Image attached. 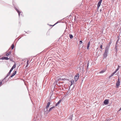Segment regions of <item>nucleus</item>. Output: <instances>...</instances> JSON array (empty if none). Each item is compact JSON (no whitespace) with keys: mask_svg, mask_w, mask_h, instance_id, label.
<instances>
[{"mask_svg":"<svg viewBox=\"0 0 121 121\" xmlns=\"http://www.w3.org/2000/svg\"><path fill=\"white\" fill-rule=\"evenodd\" d=\"M29 61L28 60H27V64L26 65V68L27 67L28 65H29V62H28Z\"/></svg>","mask_w":121,"mask_h":121,"instance_id":"nucleus-23","label":"nucleus"},{"mask_svg":"<svg viewBox=\"0 0 121 121\" xmlns=\"http://www.w3.org/2000/svg\"><path fill=\"white\" fill-rule=\"evenodd\" d=\"M13 70L11 69L10 70L9 72L8 73V74H7L6 77L4 78V79H5L8 76H9L10 74V73L11 71H12Z\"/></svg>","mask_w":121,"mask_h":121,"instance_id":"nucleus-6","label":"nucleus"},{"mask_svg":"<svg viewBox=\"0 0 121 121\" xmlns=\"http://www.w3.org/2000/svg\"><path fill=\"white\" fill-rule=\"evenodd\" d=\"M11 47L12 49H13L14 48V45L13 44H12Z\"/></svg>","mask_w":121,"mask_h":121,"instance_id":"nucleus-24","label":"nucleus"},{"mask_svg":"<svg viewBox=\"0 0 121 121\" xmlns=\"http://www.w3.org/2000/svg\"><path fill=\"white\" fill-rule=\"evenodd\" d=\"M61 101V100H60L56 104L55 106H56L58 105L60 103Z\"/></svg>","mask_w":121,"mask_h":121,"instance_id":"nucleus-15","label":"nucleus"},{"mask_svg":"<svg viewBox=\"0 0 121 121\" xmlns=\"http://www.w3.org/2000/svg\"><path fill=\"white\" fill-rule=\"evenodd\" d=\"M117 44H116L115 48V51L116 52V53H117Z\"/></svg>","mask_w":121,"mask_h":121,"instance_id":"nucleus-14","label":"nucleus"},{"mask_svg":"<svg viewBox=\"0 0 121 121\" xmlns=\"http://www.w3.org/2000/svg\"><path fill=\"white\" fill-rule=\"evenodd\" d=\"M102 0H99V2L98 4V5H97V9H98L99 8V7H100V5L101 3L102 2Z\"/></svg>","mask_w":121,"mask_h":121,"instance_id":"nucleus-5","label":"nucleus"},{"mask_svg":"<svg viewBox=\"0 0 121 121\" xmlns=\"http://www.w3.org/2000/svg\"><path fill=\"white\" fill-rule=\"evenodd\" d=\"M50 102H48L47 104V106H49V105H50Z\"/></svg>","mask_w":121,"mask_h":121,"instance_id":"nucleus-27","label":"nucleus"},{"mask_svg":"<svg viewBox=\"0 0 121 121\" xmlns=\"http://www.w3.org/2000/svg\"><path fill=\"white\" fill-rule=\"evenodd\" d=\"M16 66V64H14L13 65V66H12V67L11 68V69H12L13 70V69L15 68Z\"/></svg>","mask_w":121,"mask_h":121,"instance_id":"nucleus-16","label":"nucleus"},{"mask_svg":"<svg viewBox=\"0 0 121 121\" xmlns=\"http://www.w3.org/2000/svg\"><path fill=\"white\" fill-rule=\"evenodd\" d=\"M118 41H119V40H117V42H116V44L118 42Z\"/></svg>","mask_w":121,"mask_h":121,"instance_id":"nucleus-35","label":"nucleus"},{"mask_svg":"<svg viewBox=\"0 0 121 121\" xmlns=\"http://www.w3.org/2000/svg\"><path fill=\"white\" fill-rule=\"evenodd\" d=\"M109 48L108 47H106L105 49L103 55V56L105 58H106L108 56V53Z\"/></svg>","mask_w":121,"mask_h":121,"instance_id":"nucleus-1","label":"nucleus"},{"mask_svg":"<svg viewBox=\"0 0 121 121\" xmlns=\"http://www.w3.org/2000/svg\"><path fill=\"white\" fill-rule=\"evenodd\" d=\"M16 71H14V72L10 76L9 78L10 77H12L14 76L16 74Z\"/></svg>","mask_w":121,"mask_h":121,"instance_id":"nucleus-9","label":"nucleus"},{"mask_svg":"<svg viewBox=\"0 0 121 121\" xmlns=\"http://www.w3.org/2000/svg\"><path fill=\"white\" fill-rule=\"evenodd\" d=\"M105 72V70H101V71H100L99 72V73H103L104 72Z\"/></svg>","mask_w":121,"mask_h":121,"instance_id":"nucleus-22","label":"nucleus"},{"mask_svg":"<svg viewBox=\"0 0 121 121\" xmlns=\"http://www.w3.org/2000/svg\"><path fill=\"white\" fill-rule=\"evenodd\" d=\"M85 48V47L84 46H83H83H82V48H83V49H84V48Z\"/></svg>","mask_w":121,"mask_h":121,"instance_id":"nucleus-32","label":"nucleus"},{"mask_svg":"<svg viewBox=\"0 0 121 121\" xmlns=\"http://www.w3.org/2000/svg\"><path fill=\"white\" fill-rule=\"evenodd\" d=\"M49 107V106H47V105L46 107V109H48V108Z\"/></svg>","mask_w":121,"mask_h":121,"instance_id":"nucleus-33","label":"nucleus"},{"mask_svg":"<svg viewBox=\"0 0 121 121\" xmlns=\"http://www.w3.org/2000/svg\"><path fill=\"white\" fill-rule=\"evenodd\" d=\"M117 72V71H116L115 70L113 73H113V74L114 75V74L115 73H116V72Z\"/></svg>","mask_w":121,"mask_h":121,"instance_id":"nucleus-28","label":"nucleus"},{"mask_svg":"<svg viewBox=\"0 0 121 121\" xmlns=\"http://www.w3.org/2000/svg\"><path fill=\"white\" fill-rule=\"evenodd\" d=\"M82 43V41H81V40L80 41H79V45H80V44H81Z\"/></svg>","mask_w":121,"mask_h":121,"instance_id":"nucleus-25","label":"nucleus"},{"mask_svg":"<svg viewBox=\"0 0 121 121\" xmlns=\"http://www.w3.org/2000/svg\"><path fill=\"white\" fill-rule=\"evenodd\" d=\"M69 37L71 39H72L73 38V35L71 34L69 35Z\"/></svg>","mask_w":121,"mask_h":121,"instance_id":"nucleus-19","label":"nucleus"},{"mask_svg":"<svg viewBox=\"0 0 121 121\" xmlns=\"http://www.w3.org/2000/svg\"><path fill=\"white\" fill-rule=\"evenodd\" d=\"M55 107L54 106L52 107L49 109V112L52 109H53Z\"/></svg>","mask_w":121,"mask_h":121,"instance_id":"nucleus-21","label":"nucleus"},{"mask_svg":"<svg viewBox=\"0 0 121 121\" xmlns=\"http://www.w3.org/2000/svg\"><path fill=\"white\" fill-rule=\"evenodd\" d=\"M112 43V42L111 40L109 42V43L108 44V45L106 47H108V48H109L110 47V46L111 44Z\"/></svg>","mask_w":121,"mask_h":121,"instance_id":"nucleus-12","label":"nucleus"},{"mask_svg":"<svg viewBox=\"0 0 121 121\" xmlns=\"http://www.w3.org/2000/svg\"><path fill=\"white\" fill-rule=\"evenodd\" d=\"M119 69V68L118 67L116 70L115 71H116L117 72L118 70Z\"/></svg>","mask_w":121,"mask_h":121,"instance_id":"nucleus-31","label":"nucleus"},{"mask_svg":"<svg viewBox=\"0 0 121 121\" xmlns=\"http://www.w3.org/2000/svg\"><path fill=\"white\" fill-rule=\"evenodd\" d=\"M1 59L2 60H8L9 59V58H8L7 57H2Z\"/></svg>","mask_w":121,"mask_h":121,"instance_id":"nucleus-8","label":"nucleus"},{"mask_svg":"<svg viewBox=\"0 0 121 121\" xmlns=\"http://www.w3.org/2000/svg\"><path fill=\"white\" fill-rule=\"evenodd\" d=\"M74 82V81L73 80H72L71 81V85H72L73 84Z\"/></svg>","mask_w":121,"mask_h":121,"instance_id":"nucleus-20","label":"nucleus"},{"mask_svg":"<svg viewBox=\"0 0 121 121\" xmlns=\"http://www.w3.org/2000/svg\"><path fill=\"white\" fill-rule=\"evenodd\" d=\"M108 101H108V100L107 99H106L104 100V103L105 105H107L108 104Z\"/></svg>","mask_w":121,"mask_h":121,"instance_id":"nucleus-7","label":"nucleus"},{"mask_svg":"<svg viewBox=\"0 0 121 121\" xmlns=\"http://www.w3.org/2000/svg\"><path fill=\"white\" fill-rule=\"evenodd\" d=\"M90 41H89L88 43V44H87V49L89 50V47H90Z\"/></svg>","mask_w":121,"mask_h":121,"instance_id":"nucleus-13","label":"nucleus"},{"mask_svg":"<svg viewBox=\"0 0 121 121\" xmlns=\"http://www.w3.org/2000/svg\"><path fill=\"white\" fill-rule=\"evenodd\" d=\"M73 115H70L69 117V119L71 120H72Z\"/></svg>","mask_w":121,"mask_h":121,"instance_id":"nucleus-18","label":"nucleus"},{"mask_svg":"<svg viewBox=\"0 0 121 121\" xmlns=\"http://www.w3.org/2000/svg\"><path fill=\"white\" fill-rule=\"evenodd\" d=\"M2 84V82H0V85Z\"/></svg>","mask_w":121,"mask_h":121,"instance_id":"nucleus-36","label":"nucleus"},{"mask_svg":"<svg viewBox=\"0 0 121 121\" xmlns=\"http://www.w3.org/2000/svg\"><path fill=\"white\" fill-rule=\"evenodd\" d=\"M15 9V10L18 13L19 16L20 15V14L21 13V12H20L18 9L16 7L14 8Z\"/></svg>","mask_w":121,"mask_h":121,"instance_id":"nucleus-10","label":"nucleus"},{"mask_svg":"<svg viewBox=\"0 0 121 121\" xmlns=\"http://www.w3.org/2000/svg\"><path fill=\"white\" fill-rule=\"evenodd\" d=\"M79 77V73H78L76 75H75L74 77V79L75 82H76L78 80Z\"/></svg>","mask_w":121,"mask_h":121,"instance_id":"nucleus-4","label":"nucleus"},{"mask_svg":"<svg viewBox=\"0 0 121 121\" xmlns=\"http://www.w3.org/2000/svg\"><path fill=\"white\" fill-rule=\"evenodd\" d=\"M11 51L7 53L6 54V55L7 56H9V55L11 54Z\"/></svg>","mask_w":121,"mask_h":121,"instance_id":"nucleus-17","label":"nucleus"},{"mask_svg":"<svg viewBox=\"0 0 121 121\" xmlns=\"http://www.w3.org/2000/svg\"><path fill=\"white\" fill-rule=\"evenodd\" d=\"M49 112V111L48 110V109H46V110L44 112V113L45 114H48Z\"/></svg>","mask_w":121,"mask_h":121,"instance_id":"nucleus-11","label":"nucleus"},{"mask_svg":"<svg viewBox=\"0 0 121 121\" xmlns=\"http://www.w3.org/2000/svg\"><path fill=\"white\" fill-rule=\"evenodd\" d=\"M120 79L118 77V79L117 80V82L116 84V85L117 88H118V86L120 85Z\"/></svg>","mask_w":121,"mask_h":121,"instance_id":"nucleus-3","label":"nucleus"},{"mask_svg":"<svg viewBox=\"0 0 121 121\" xmlns=\"http://www.w3.org/2000/svg\"><path fill=\"white\" fill-rule=\"evenodd\" d=\"M58 23V22H56L55 24L54 25H53L52 26H54L56 24H57V23Z\"/></svg>","mask_w":121,"mask_h":121,"instance_id":"nucleus-34","label":"nucleus"},{"mask_svg":"<svg viewBox=\"0 0 121 121\" xmlns=\"http://www.w3.org/2000/svg\"><path fill=\"white\" fill-rule=\"evenodd\" d=\"M121 110V107L120 108V109L119 111H120Z\"/></svg>","mask_w":121,"mask_h":121,"instance_id":"nucleus-37","label":"nucleus"},{"mask_svg":"<svg viewBox=\"0 0 121 121\" xmlns=\"http://www.w3.org/2000/svg\"><path fill=\"white\" fill-rule=\"evenodd\" d=\"M65 76L63 75L62 76H60L59 77H57V79H58L59 80H67L68 79H66L65 78Z\"/></svg>","mask_w":121,"mask_h":121,"instance_id":"nucleus-2","label":"nucleus"},{"mask_svg":"<svg viewBox=\"0 0 121 121\" xmlns=\"http://www.w3.org/2000/svg\"><path fill=\"white\" fill-rule=\"evenodd\" d=\"M114 75L112 73L111 75H110L109 77V78H110V77H112Z\"/></svg>","mask_w":121,"mask_h":121,"instance_id":"nucleus-26","label":"nucleus"},{"mask_svg":"<svg viewBox=\"0 0 121 121\" xmlns=\"http://www.w3.org/2000/svg\"><path fill=\"white\" fill-rule=\"evenodd\" d=\"M88 66V63L87 64V66Z\"/></svg>","mask_w":121,"mask_h":121,"instance_id":"nucleus-39","label":"nucleus"},{"mask_svg":"<svg viewBox=\"0 0 121 121\" xmlns=\"http://www.w3.org/2000/svg\"><path fill=\"white\" fill-rule=\"evenodd\" d=\"M119 67H120V66H119V65H118V68H119Z\"/></svg>","mask_w":121,"mask_h":121,"instance_id":"nucleus-38","label":"nucleus"},{"mask_svg":"<svg viewBox=\"0 0 121 121\" xmlns=\"http://www.w3.org/2000/svg\"><path fill=\"white\" fill-rule=\"evenodd\" d=\"M117 40H119V39H120V37L119 36H118V37H117Z\"/></svg>","mask_w":121,"mask_h":121,"instance_id":"nucleus-29","label":"nucleus"},{"mask_svg":"<svg viewBox=\"0 0 121 121\" xmlns=\"http://www.w3.org/2000/svg\"><path fill=\"white\" fill-rule=\"evenodd\" d=\"M102 46H103L102 45H100V48L101 49H102Z\"/></svg>","mask_w":121,"mask_h":121,"instance_id":"nucleus-30","label":"nucleus"}]
</instances>
